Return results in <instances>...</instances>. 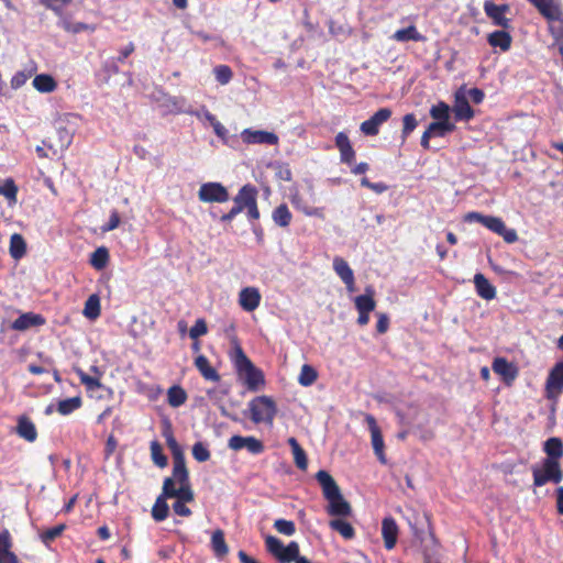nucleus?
<instances>
[{
	"mask_svg": "<svg viewBox=\"0 0 563 563\" xmlns=\"http://www.w3.org/2000/svg\"><path fill=\"white\" fill-rule=\"evenodd\" d=\"M234 342L235 347L232 360L238 377L249 390L257 391L265 384L264 374L262 369L257 368L247 357L236 339Z\"/></svg>",
	"mask_w": 563,
	"mask_h": 563,
	"instance_id": "f257e3e1",
	"label": "nucleus"
},
{
	"mask_svg": "<svg viewBox=\"0 0 563 563\" xmlns=\"http://www.w3.org/2000/svg\"><path fill=\"white\" fill-rule=\"evenodd\" d=\"M464 220L466 222L476 221L484 225L486 229L498 234L504 239L506 243H515L518 240V234L515 229H508L501 218L494 216H485L476 211H472L465 214Z\"/></svg>",
	"mask_w": 563,
	"mask_h": 563,
	"instance_id": "f03ea898",
	"label": "nucleus"
},
{
	"mask_svg": "<svg viewBox=\"0 0 563 563\" xmlns=\"http://www.w3.org/2000/svg\"><path fill=\"white\" fill-rule=\"evenodd\" d=\"M533 487H542L548 483L559 484L563 479L560 461L543 459L541 464L532 467Z\"/></svg>",
	"mask_w": 563,
	"mask_h": 563,
	"instance_id": "7ed1b4c3",
	"label": "nucleus"
},
{
	"mask_svg": "<svg viewBox=\"0 0 563 563\" xmlns=\"http://www.w3.org/2000/svg\"><path fill=\"white\" fill-rule=\"evenodd\" d=\"M250 410L253 422H272L276 412L274 401L266 396L253 399Z\"/></svg>",
	"mask_w": 563,
	"mask_h": 563,
	"instance_id": "20e7f679",
	"label": "nucleus"
},
{
	"mask_svg": "<svg viewBox=\"0 0 563 563\" xmlns=\"http://www.w3.org/2000/svg\"><path fill=\"white\" fill-rule=\"evenodd\" d=\"M257 194L258 191L255 186L251 184L244 185L233 198L234 206L228 213L222 214L220 220L222 222L232 221L239 213L246 209L247 199H252L254 196H257Z\"/></svg>",
	"mask_w": 563,
	"mask_h": 563,
	"instance_id": "39448f33",
	"label": "nucleus"
},
{
	"mask_svg": "<svg viewBox=\"0 0 563 563\" xmlns=\"http://www.w3.org/2000/svg\"><path fill=\"white\" fill-rule=\"evenodd\" d=\"M548 22L563 24V10L560 0H527Z\"/></svg>",
	"mask_w": 563,
	"mask_h": 563,
	"instance_id": "423d86ee",
	"label": "nucleus"
},
{
	"mask_svg": "<svg viewBox=\"0 0 563 563\" xmlns=\"http://www.w3.org/2000/svg\"><path fill=\"white\" fill-rule=\"evenodd\" d=\"M198 198L202 202H227L230 198L228 189L220 183L202 184L198 191Z\"/></svg>",
	"mask_w": 563,
	"mask_h": 563,
	"instance_id": "0eeeda50",
	"label": "nucleus"
},
{
	"mask_svg": "<svg viewBox=\"0 0 563 563\" xmlns=\"http://www.w3.org/2000/svg\"><path fill=\"white\" fill-rule=\"evenodd\" d=\"M484 12L493 21V24L503 29L511 27V21L506 16V13L510 10L509 4H496L495 2L487 0L484 2Z\"/></svg>",
	"mask_w": 563,
	"mask_h": 563,
	"instance_id": "6e6552de",
	"label": "nucleus"
},
{
	"mask_svg": "<svg viewBox=\"0 0 563 563\" xmlns=\"http://www.w3.org/2000/svg\"><path fill=\"white\" fill-rule=\"evenodd\" d=\"M228 446L233 451L245 449L253 455L262 454L265 450L264 443L255 437L232 435L229 439Z\"/></svg>",
	"mask_w": 563,
	"mask_h": 563,
	"instance_id": "1a4fd4ad",
	"label": "nucleus"
},
{
	"mask_svg": "<svg viewBox=\"0 0 563 563\" xmlns=\"http://www.w3.org/2000/svg\"><path fill=\"white\" fill-rule=\"evenodd\" d=\"M563 393V361L554 365L545 382V395L555 400Z\"/></svg>",
	"mask_w": 563,
	"mask_h": 563,
	"instance_id": "9d476101",
	"label": "nucleus"
},
{
	"mask_svg": "<svg viewBox=\"0 0 563 563\" xmlns=\"http://www.w3.org/2000/svg\"><path fill=\"white\" fill-rule=\"evenodd\" d=\"M393 112L389 108H380L369 119L361 123L360 130L367 136H375L379 133V128L387 122Z\"/></svg>",
	"mask_w": 563,
	"mask_h": 563,
	"instance_id": "9b49d317",
	"label": "nucleus"
},
{
	"mask_svg": "<svg viewBox=\"0 0 563 563\" xmlns=\"http://www.w3.org/2000/svg\"><path fill=\"white\" fill-rule=\"evenodd\" d=\"M241 139L245 144L277 145L279 141L277 134L273 132L252 129L243 130L241 133Z\"/></svg>",
	"mask_w": 563,
	"mask_h": 563,
	"instance_id": "f8f14e48",
	"label": "nucleus"
},
{
	"mask_svg": "<svg viewBox=\"0 0 563 563\" xmlns=\"http://www.w3.org/2000/svg\"><path fill=\"white\" fill-rule=\"evenodd\" d=\"M164 492L165 496L176 498L184 503H191L195 500V494L190 483L176 488V486H174V479L165 478Z\"/></svg>",
	"mask_w": 563,
	"mask_h": 563,
	"instance_id": "ddd939ff",
	"label": "nucleus"
},
{
	"mask_svg": "<svg viewBox=\"0 0 563 563\" xmlns=\"http://www.w3.org/2000/svg\"><path fill=\"white\" fill-rule=\"evenodd\" d=\"M399 528L396 520L391 517H385L382 521V537L386 550H393L398 540Z\"/></svg>",
	"mask_w": 563,
	"mask_h": 563,
	"instance_id": "4468645a",
	"label": "nucleus"
},
{
	"mask_svg": "<svg viewBox=\"0 0 563 563\" xmlns=\"http://www.w3.org/2000/svg\"><path fill=\"white\" fill-rule=\"evenodd\" d=\"M261 292L256 287H245L239 292V305L244 311L252 312L261 303Z\"/></svg>",
	"mask_w": 563,
	"mask_h": 563,
	"instance_id": "2eb2a0df",
	"label": "nucleus"
},
{
	"mask_svg": "<svg viewBox=\"0 0 563 563\" xmlns=\"http://www.w3.org/2000/svg\"><path fill=\"white\" fill-rule=\"evenodd\" d=\"M333 269L336 275L341 278V280L345 284L346 289L349 291L355 290V278L353 269L350 267L349 263L340 257L335 256L333 260Z\"/></svg>",
	"mask_w": 563,
	"mask_h": 563,
	"instance_id": "dca6fc26",
	"label": "nucleus"
},
{
	"mask_svg": "<svg viewBox=\"0 0 563 563\" xmlns=\"http://www.w3.org/2000/svg\"><path fill=\"white\" fill-rule=\"evenodd\" d=\"M335 146L340 152V161L343 164L351 165L355 161V151L346 133L339 132L335 135Z\"/></svg>",
	"mask_w": 563,
	"mask_h": 563,
	"instance_id": "f3484780",
	"label": "nucleus"
},
{
	"mask_svg": "<svg viewBox=\"0 0 563 563\" xmlns=\"http://www.w3.org/2000/svg\"><path fill=\"white\" fill-rule=\"evenodd\" d=\"M453 112L456 121H470L475 113L466 97L457 91L454 96Z\"/></svg>",
	"mask_w": 563,
	"mask_h": 563,
	"instance_id": "a211bd4d",
	"label": "nucleus"
},
{
	"mask_svg": "<svg viewBox=\"0 0 563 563\" xmlns=\"http://www.w3.org/2000/svg\"><path fill=\"white\" fill-rule=\"evenodd\" d=\"M168 478L174 479V485L178 483L179 486H183L190 483L184 453L175 454V459H173V474Z\"/></svg>",
	"mask_w": 563,
	"mask_h": 563,
	"instance_id": "6ab92c4d",
	"label": "nucleus"
},
{
	"mask_svg": "<svg viewBox=\"0 0 563 563\" xmlns=\"http://www.w3.org/2000/svg\"><path fill=\"white\" fill-rule=\"evenodd\" d=\"M316 479L322 488V494L325 499H332L336 495L341 494L340 487L338 486L334 478L323 470H320L316 474Z\"/></svg>",
	"mask_w": 563,
	"mask_h": 563,
	"instance_id": "aec40b11",
	"label": "nucleus"
},
{
	"mask_svg": "<svg viewBox=\"0 0 563 563\" xmlns=\"http://www.w3.org/2000/svg\"><path fill=\"white\" fill-rule=\"evenodd\" d=\"M12 537L8 529L0 532V563H19L18 556L11 551Z\"/></svg>",
	"mask_w": 563,
	"mask_h": 563,
	"instance_id": "412c9836",
	"label": "nucleus"
},
{
	"mask_svg": "<svg viewBox=\"0 0 563 563\" xmlns=\"http://www.w3.org/2000/svg\"><path fill=\"white\" fill-rule=\"evenodd\" d=\"M371 440L374 453L377 460L382 464H387V457L385 454V443L382 434V430L378 424H369Z\"/></svg>",
	"mask_w": 563,
	"mask_h": 563,
	"instance_id": "4be33fe9",
	"label": "nucleus"
},
{
	"mask_svg": "<svg viewBox=\"0 0 563 563\" xmlns=\"http://www.w3.org/2000/svg\"><path fill=\"white\" fill-rule=\"evenodd\" d=\"M492 368L496 374L500 375L506 382L514 380L518 375L516 366L505 357H496L493 361Z\"/></svg>",
	"mask_w": 563,
	"mask_h": 563,
	"instance_id": "5701e85b",
	"label": "nucleus"
},
{
	"mask_svg": "<svg viewBox=\"0 0 563 563\" xmlns=\"http://www.w3.org/2000/svg\"><path fill=\"white\" fill-rule=\"evenodd\" d=\"M195 366L200 375L208 382L219 383L221 379L218 371L211 366L207 356L200 354L195 358Z\"/></svg>",
	"mask_w": 563,
	"mask_h": 563,
	"instance_id": "b1692460",
	"label": "nucleus"
},
{
	"mask_svg": "<svg viewBox=\"0 0 563 563\" xmlns=\"http://www.w3.org/2000/svg\"><path fill=\"white\" fill-rule=\"evenodd\" d=\"M45 323V319L41 314H35L32 312L23 313L19 318H16L11 328L16 331H24L30 329L31 327H37Z\"/></svg>",
	"mask_w": 563,
	"mask_h": 563,
	"instance_id": "393cba45",
	"label": "nucleus"
},
{
	"mask_svg": "<svg viewBox=\"0 0 563 563\" xmlns=\"http://www.w3.org/2000/svg\"><path fill=\"white\" fill-rule=\"evenodd\" d=\"M474 285L477 295L485 299L492 300L496 297V288L492 283L481 273L474 276Z\"/></svg>",
	"mask_w": 563,
	"mask_h": 563,
	"instance_id": "a878e982",
	"label": "nucleus"
},
{
	"mask_svg": "<svg viewBox=\"0 0 563 563\" xmlns=\"http://www.w3.org/2000/svg\"><path fill=\"white\" fill-rule=\"evenodd\" d=\"M329 501L328 514L330 516H341L347 517L352 512V508L349 501L344 499L342 494L336 495L332 499H327Z\"/></svg>",
	"mask_w": 563,
	"mask_h": 563,
	"instance_id": "bb28decb",
	"label": "nucleus"
},
{
	"mask_svg": "<svg viewBox=\"0 0 563 563\" xmlns=\"http://www.w3.org/2000/svg\"><path fill=\"white\" fill-rule=\"evenodd\" d=\"M504 30L494 31L487 36V42L492 47H499L503 52H507L511 47L512 37Z\"/></svg>",
	"mask_w": 563,
	"mask_h": 563,
	"instance_id": "cd10ccee",
	"label": "nucleus"
},
{
	"mask_svg": "<svg viewBox=\"0 0 563 563\" xmlns=\"http://www.w3.org/2000/svg\"><path fill=\"white\" fill-rule=\"evenodd\" d=\"M290 202L297 210L301 211L305 216L317 217L322 220L324 219V209L307 206L303 198L298 192L290 196Z\"/></svg>",
	"mask_w": 563,
	"mask_h": 563,
	"instance_id": "c85d7f7f",
	"label": "nucleus"
},
{
	"mask_svg": "<svg viewBox=\"0 0 563 563\" xmlns=\"http://www.w3.org/2000/svg\"><path fill=\"white\" fill-rule=\"evenodd\" d=\"M355 308L357 312H372L376 308V301L374 299V290L371 287L366 288V292L356 296L354 299Z\"/></svg>",
	"mask_w": 563,
	"mask_h": 563,
	"instance_id": "c756f323",
	"label": "nucleus"
},
{
	"mask_svg": "<svg viewBox=\"0 0 563 563\" xmlns=\"http://www.w3.org/2000/svg\"><path fill=\"white\" fill-rule=\"evenodd\" d=\"M169 496H165L164 488L162 489V494L156 498L153 507H152V517L155 521L161 522L168 517L169 507L166 501Z\"/></svg>",
	"mask_w": 563,
	"mask_h": 563,
	"instance_id": "7c9ffc66",
	"label": "nucleus"
},
{
	"mask_svg": "<svg viewBox=\"0 0 563 563\" xmlns=\"http://www.w3.org/2000/svg\"><path fill=\"white\" fill-rule=\"evenodd\" d=\"M391 38L397 42H422L426 37L417 30L415 25H409L408 27L397 30Z\"/></svg>",
	"mask_w": 563,
	"mask_h": 563,
	"instance_id": "2f4dec72",
	"label": "nucleus"
},
{
	"mask_svg": "<svg viewBox=\"0 0 563 563\" xmlns=\"http://www.w3.org/2000/svg\"><path fill=\"white\" fill-rule=\"evenodd\" d=\"M543 451L547 454L545 459H552V461H560L563 456V442L560 438H550L543 444Z\"/></svg>",
	"mask_w": 563,
	"mask_h": 563,
	"instance_id": "473e14b6",
	"label": "nucleus"
},
{
	"mask_svg": "<svg viewBox=\"0 0 563 563\" xmlns=\"http://www.w3.org/2000/svg\"><path fill=\"white\" fill-rule=\"evenodd\" d=\"M211 548L217 558H224L229 553V547L224 539V532L221 529L213 531L211 536Z\"/></svg>",
	"mask_w": 563,
	"mask_h": 563,
	"instance_id": "72a5a7b5",
	"label": "nucleus"
},
{
	"mask_svg": "<svg viewBox=\"0 0 563 563\" xmlns=\"http://www.w3.org/2000/svg\"><path fill=\"white\" fill-rule=\"evenodd\" d=\"M274 223L280 228H287L291 220L292 214L286 203L277 206L272 212Z\"/></svg>",
	"mask_w": 563,
	"mask_h": 563,
	"instance_id": "f704fd0d",
	"label": "nucleus"
},
{
	"mask_svg": "<svg viewBox=\"0 0 563 563\" xmlns=\"http://www.w3.org/2000/svg\"><path fill=\"white\" fill-rule=\"evenodd\" d=\"M287 442L291 448L296 466L301 471H306L308 467V459L305 450L295 438H289Z\"/></svg>",
	"mask_w": 563,
	"mask_h": 563,
	"instance_id": "c9c22d12",
	"label": "nucleus"
},
{
	"mask_svg": "<svg viewBox=\"0 0 563 563\" xmlns=\"http://www.w3.org/2000/svg\"><path fill=\"white\" fill-rule=\"evenodd\" d=\"M33 87L40 92H52L57 88V82L53 76L47 74L36 75L33 79Z\"/></svg>",
	"mask_w": 563,
	"mask_h": 563,
	"instance_id": "e433bc0d",
	"label": "nucleus"
},
{
	"mask_svg": "<svg viewBox=\"0 0 563 563\" xmlns=\"http://www.w3.org/2000/svg\"><path fill=\"white\" fill-rule=\"evenodd\" d=\"M9 251L14 260H20L25 255L26 243L21 234L14 233L11 235Z\"/></svg>",
	"mask_w": 563,
	"mask_h": 563,
	"instance_id": "4c0bfd02",
	"label": "nucleus"
},
{
	"mask_svg": "<svg viewBox=\"0 0 563 563\" xmlns=\"http://www.w3.org/2000/svg\"><path fill=\"white\" fill-rule=\"evenodd\" d=\"M187 400V393L178 385H174L167 390V401L172 407H179Z\"/></svg>",
	"mask_w": 563,
	"mask_h": 563,
	"instance_id": "58836bf2",
	"label": "nucleus"
},
{
	"mask_svg": "<svg viewBox=\"0 0 563 563\" xmlns=\"http://www.w3.org/2000/svg\"><path fill=\"white\" fill-rule=\"evenodd\" d=\"M74 372L87 390L95 391L101 387L100 377L90 376L80 367H74Z\"/></svg>",
	"mask_w": 563,
	"mask_h": 563,
	"instance_id": "ea45409f",
	"label": "nucleus"
},
{
	"mask_svg": "<svg viewBox=\"0 0 563 563\" xmlns=\"http://www.w3.org/2000/svg\"><path fill=\"white\" fill-rule=\"evenodd\" d=\"M429 132L435 137H443L446 134L453 132L456 126L453 122L435 121L431 122L428 128Z\"/></svg>",
	"mask_w": 563,
	"mask_h": 563,
	"instance_id": "a19ab883",
	"label": "nucleus"
},
{
	"mask_svg": "<svg viewBox=\"0 0 563 563\" xmlns=\"http://www.w3.org/2000/svg\"><path fill=\"white\" fill-rule=\"evenodd\" d=\"M299 544L296 541H291L288 545H284L282 553L278 555V561L280 563H291L295 562L296 559L300 555Z\"/></svg>",
	"mask_w": 563,
	"mask_h": 563,
	"instance_id": "79ce46f5",
	"label": "nucleus"
},
{
	"mask_svg": "<svg viewBox=\"0 0 563 563\" xmlns=\"http://www.w3.org/2000/svg\"><path fill=\"white\" fill-rule=\"evenodd\" d=\"M429 113L435 121L451 122L450 107L444 101H439L432 106Z\"/></svg>",
	"mask_w": 563,
	"mask_h": 563,
	"instance_id": "37998d69",
	"label": "nucleus"
},
{
	"mask_svg": "<svg viewBox=\"0 0 563 563\" xmlns=\"http://www.w3.org/2000/svg\"><path fill=\"white\" fill-rule=\"evenodd\" d=\"M100 298L93 294L88 297L84 307V314L89 319H97L100 316Z\"/></svg>",
	"mask_w": 563,
	"mask_h": 563,
	"instance_id": "c03bdc74",
	"label": "nucleus"
},
{
	"mask_svg": "<svg viewBox=\"0 0 563 563\" xmlns=\"http://www.w3.org/2000/svg\"><path fill=\"white\" fill-rule=\"evenodd\" d=\"M18 190L12 178L0 180V196H3L9 202H16Z\"/></svg>",
	"mask_w": 563,
	"mask_h": 563,
	"instance_id": "a18cd8bd",
	"label": "nucleus"
},
{
	"mask_svg": "<svg viewBox=\"0 0 563 563\" xmlns=\"http://www.w3.org/2000/svg\"><path fill=\"white\" fill-rule=\"evenodd\" d=\"M330 527L339 532L344 539H352L355 536V530L352 525L342 519H334L330 521Z\"/></svg>",
	"mask_w": 563,
	"mask_h": 563,
	"instance_id": "49530a36",
	"label": "nucleus"
},
{
	"mask_svg": "<svg viewBox=\"0 0 563 563\" xmlns=\"http://www.w3.org/2000/svg\"><path fill=\"white\" fill-rule=\"evenodd\" d=\"M109 262V252L104 246L98 247L90 257V264L96 269H103Z\"/></svg>",
	"mask_w": 563,
	"mask_h": 563,
	"instance_id": "de8ad7c7",
	"label": "nucleus"
},
{
	"mask_svg": "<svg viewBox=\"0 0 563 563\" xmlns=\"http://www.w3.org/2000/svg\"><path fill=\"white\" fill-rule=\"evenodd\" d=\"M317 378H318V373L311 365H308V364L302 365L299 377H298V382L301 386H305V387L310 386L317 380Z\"/></svg>",
	"mask_w": 563,
	"mask_h": 563,
	"instance_id": "09e8293b",
	"label": "nucleus"
},
{
	"mask_svg": "<svg viewBox=\"0 0 563 563\" xmlns=\"http://www.w3.org/2000/svg\"><path fill=\"white\" fill-rule=\"evenodd\" d=\"M81 406L79 397H71L58 401L57 411L62 415H69Z\"/></svg>",
	"mask_w": 563,
	"mask_h": 563,
	"instance_id": "8fccbe9b",
	"label": "nucleus"
},
{
	"mask_svg": "<svg viewBox=\"0 0 563 563\" xmlns=\"http://www.w3.org/2000/svg\"><path fill=\"white\" fill-rule=\"evenodd\" d=\"M151 456L158 467H165L168 463L167 456L163 453V448L157 441L151 442Z\"/></svg>",
	"mask_w": 563,
	"mask_h": 563,
	"instance_id": "3c124183",
	"label": "nucleus"
},
{
	"mask_svg": "<svg viewBox=\"0 0 563 563\" xmlns=\"http://www.w3.org/2000/svg\"><path fill=\"white\" fill-rule=\"evenodd\" d=\"M13 431L29 442L35 441L37 437L35 424H16Z\"/></svg>",
	"mask_w": 563,
	"mask_h": 563,
	"instance_id": "603ef678",
	"label": "nucleus"
},
{
	"mask_svg": "<svg viewBox=\"0 0 563 563\" xmlns=\"http://www.w3.org/2000/svg\"><path fill=\"white\" fill-rule=\"evenodd\" d=\"M213 74L216 79L221 85H227L233 77V71L228 65H218L213 69Z\"/></svg>",
	"mask_w": 563,
	"mask_h": 563,
	"instance_id": "864d4df0",
	"label": "nucleus"
},
{
	"mask_svg": "<svg viewBox=\"0 0 563 563\" xmlns=\"http://www.w3.org/2000/svg\"><path fill=\"white\" fill-rule=\"evenodd\" d=\"M418 126L417 118L413 113H407L402 118L401 137L405 141L410 133Z\"/></svg>",
	"mask_w": 563,
	"mask_h": 563,
	"instance_id": "5fc2aeb1",
	"label": "nucleus"
},
{
	"mask_svg": "<svg viewBox=\"0 0 563 563\" xmlns=\"http://www.w3.org/2000/svg\"><path fill=\"white\" fill-rule=\"evenodd\" d=\"M65 529H66V525H64V523H60V525L55 526L53 528H49V529H47V530H45L44 532L41 533V540L45 544H49L56 538L62 536V533L64 532Z\"/></svg>",
	"mask_w": 563,
	"mask_h": 563,
	"instance_id": "6e6d98bb",
	"label": "nucleus"
},
{
	"mask_svg": "<svg viewBox=\"0 0 563 563\" xmlns=\"http://www.w3.org/2000/svg\"><path fill=\"white\" fill-rule=\"evenodd\" d=\"M274 528L284 536H292L296 532L295 522L286 519H277L274 522Z\"/></svg>",
	"mask_w": 563,
	"mask_h": 563,
	"instance_id": "4d7b16f0",
	"label": "nucleus"
},
{
	"mask_svg": "<svg viewBox=\"0 0 563 563\" xmlns=\"http://www.w3.org/2000/svg\"><path fill=\"white\" fill-rule=\"evenodd\" d=\"M265 545L267 551L278 560V555L284 547L283 542L274 536H267L265 538Z\"/></svg>",
	"mask_w": 563,
	"mask_h": 563,
	"instance_id": "13d9d810",
	"label": "nucleus"
},
{
	"mask_svg": "<svg viewBox=\"0 0 563 563\" xmlns=\"http://www.w3.org/2000/svg\"><path fill=\"white\" fill-rule=\"evenodd\" d=\"M40 2L47 9L52 10L54 13L60 15L63 9L70 4L73 0H40Z\"/></svg>",
	"mask_w": 563,
	"mask_h": 563,
	"instance_id": "bf43d9fd",
	"label": "nucleus"
},
{
	"mask_svg": "<svg viewBox=\"0 0 563 563\" xmlns=\"http://www.w3.org/2000/svg\"><path fill=\"white\" fill-rule=\"evenodd\" d=\"M192 456L196 461L201 463L208 461L211 454L202 442H196L192 446Z\"/></svg>",
	"mask_w": 563,
	"mask_h": 563,
	"instance_id": "052dcab7",
	"label": "nucleus"
},
{
	"mask_svg": "<svg viewBox=\"0 0 563 563\" xmlns=\"http://www.w3.org/2000/svg\"><path fill=\"white\" fill-rule=\"evenodd\" d=\"M208 327L205 319L199 318L196 320L195 324L189 330V336L192 340H197L199 336L207 334Z\"/></svg>",
	"mask_w": 563,
	"mask_h": 563,
	"instance_id": "680f3d73",
	"label": "nucleus"
},
{
	"mask_svg": "<svg viewBox=\"0 0 563 563\" xmlns=\"http://www.w3.org/2000/svg\"><path fill=\"white\" fill-rule=\"evenodd\" d=\"M163 434L166 437V442L173 453V459H175V454L183 453L176 439L173 437V432L170 430V424H166V428L164 429Z\"/></svg>",
	"mask_w": 563,
	"mask_h": 563,
	"instance_id": "e2e57ef3",
	"label": "nucleus"
},
{
	"mask_svg": "<svg viewBox=\"0 0 563 563\" xmlns=\"http://www.w3.org/2000/svg\"><path fill=\"white\" fill-rule=\"evenodd\" d=\"M246 201V214L249 220L254 221L260 219V210L257 207V196H254L252 199H247Z\"/></svg>",
	"mask_w": 563,
	"mask_h": 563,
	"instance_id": "0e129e2a",
	"label": "nucleus"
},
{
	"mask_svg": "<svg viewBox=\"0 0 563 563\" xmlns=\"http://www.w3.org/2000/svg\"><path fill=\"white\" fill-rule=\"evenodd\" d=\"M276 177L283 181H291L292 173L288 164H278L276 166Z\"/></svg>",
	"mask_w": 563,
	"mask_h": 563,
	"instance_id": "69168bd1",
	"label": "nucleus"
},
{
	"mask_svg": "<svg viewBox=\"0 0 563 563\" xmlns=\"http://www.w3.org/2000/svg\"><path fill=\"white\" fill-rule=\"evenodd\" d=\"M376 316H377L376 331L378 334H384L389 329V317L383 312H378Z\"/></svg>",
	"mask_w": 563,
	"mask_h": 563,
	"instance_id": "338daca9",
	"label": "nucleus"
},
{
	"mask_svg": "<svg viewBox=\"0 0 563 563\" xmlns=\"http://www.w3.org/2000/svg\"><path fill=\"white\" fill-rule=\"evenodd\" d=\"M173 510L176 515L181 517H189L191 516V510L186 506V503L176 499V501L173 504Z\"/></svg>",
	"mask_w": 563,
	"mask_h": 563,
	"instance_id": "774afa93",
	"label": "nucleus"
}]
</instances>
